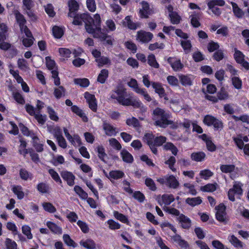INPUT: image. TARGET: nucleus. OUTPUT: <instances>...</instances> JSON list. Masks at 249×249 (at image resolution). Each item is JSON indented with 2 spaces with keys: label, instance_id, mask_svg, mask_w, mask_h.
<instances>
[{
  "label": "nucleus",
  "instance_id": "f257e3e1",
  "mask_svg": "<svg viewBox=\"0 0 249 249\" xmlns=\"http://www.w3.org/2000/svg\"><path fill=\"white\" fill-rule=\"evenodd\" d=\"M80 18L85 23L86 32L92 35L95 38H98L101 41H105L107 45L112 46L114 39L110 36L103 32L101 27V19L100 16L96 14L92 18L89 14H83Z\"/></svg>",
  "mask_w": 249,
  "mask_h": 249
},
{
  "label": "nucleus",
  "instance_id": "f03ea898",
  "mask_svg": "<svg viewBox=\"0 0 249 249\" xmlns=\"http://www.w3.org/2000/svg\"><path fill=\"white\" fill-rule=\"evenodd\" d=\"M170 114L163 109L157 107L153 110L152 119L155 121V124L160 127L165 128L173 122L169 120Z\"/></svg>",
  "mask_w": 249,
  "mask_h": 249
},
{
  "label": "nucleus",
  "instance_id": "7ed1b4c3",
  "mask_svg": "<svg viewBox=\"0 0 249 249\" xmlns=\"http://www.w3.org/2000/svg\"><path fill=\"white\" fill-rule=\"evenodd\" d=\"M123 106H132L136 108H140L142 111H146L147 108L143 106L142 103L137 98L134 97H130L129 98H126L123 103Z\"/></svg>",
  "mask_w": 249,
  "mask_h": 249
},
{
  "label": "nucleus",
  "instance_id": "20e7f679",
  "mask_svg": "<svg viewBox=\"0 0 249 249\" xmlns=\"http://www.w3.org/2000/svg\"><path fill=\"white\" fill-rule=\"evenodd\" d=\"M242 184L239 182H234L233 188L230 189L228 191V197L230 200L234 201L235 200L234 194L241 195L242 194V189L241 188Z\"/></svg>",
  "mask_w": 249,
  "mask_h": 249
},
{
  "label": "nucleus",
  "instance_id": "39448f33",
  "mask_svg": "<svg viewBox=\"0 0 249 249\" xmlns=\"http://www.w3.org/2000/svg\"><path fill=\"white\" fill-rule=\"evenodd\" d=\"M153 37V35L149 32L141 30L137 32L136 39L140 42L147 43L150 41Z\"/></svg>",
  "mask_w": 249,
  "mask_h": 249
},
{
  "label": "nucleus",
  "instance_id": "423d86ee",
  "mask_svg": "<svg viewBox=\"0 0 249 249\" xmlns=\"http://www.w3.org/2000/svg\"><path fill=\"white\" fill-rule=\"evenodd\" d=\"M217 211L216 213V219L221 222L226 223L227 222L226 207L223 204H220L215 208Z\"/></svg>",
  "mask_w": 249,
  "mask_h": 249
},
{
  "label": "nucleus",
  "instance_id": "0eeeda50",
  "mask_svg": "<svg viewBox=\"0 0 249 249\" xmlns=\"http://www.w3.org/2000/svg\"><path fill=\"white\" fill-rule=\"evenodd\" d=\"M125 89L122 87H118L116 90L111 94V97L116 99L119 104L123 105L124 101L126 100L124 97Z\"/></svg>",
  "mask_w": 249,
  "mask_h": 249
},
{
  "label": "nucleus",
  "instance_id": "6e6552de",
  "mask_svg": "<svg viewBox=\"0 0 249 249\" xmlns=\"http://www.w3.org/2000/svg\"><path fill=\"white\" fill-rule=\"evenodd\" d=\"M154 135L151 133H145L143 137V141L149 146L152 152L155 155L158 153L157 149L154 146Z\"/></svg>",
  "mask_w": 249,
  "mask_h": 249
},
{
  "label": "nucleus",
  "instance_id": "1a4fd4ad",
  "mask_svg": "<svg viewBox=\"0 0 249 249\" xmlns=\"http://www.w3.org/2000/svg\"><path fill=\"white\" fill-rule=\"evenodd\" d=\"M103 128L105 134L108 136H115L119 131V129L106 122H104Z\"/></svg>",
  "mask_w": 249,
  "mask_h": 249
},
{
  "label": "nucleus",
  "instance_id": "9d476101",
  "mask_svg": "<svg viewBox=\"0 0 249 249\" xmlns=\"http://www.w3.org/2000/svg\"><path fill=\"white\" fill-rule=\"evenodd\" d=\"M84 97L89 104V107L92 111L96 112L97 108V105L95 96L86 92L85 93Z\"/></svg>",
  "mask_w": 249,
  "mask_h": 249
},
{
  "label": "nucleus",
  "instance_id": "9b49d317",
  "mask_svg": "<svg viewBox=\"0 0 249 249\" xmlns=\"http://www.w3.org/2000/svg\"><path fill=\"white\" fill-rule=\"evenodd\" d=\"M178 78L183 86H191L193 85L194 76L192 75L180 74L178 75Z\"/></svg>",
  "mask_w": 249,
  "mask_h": 249
},
{
  "label": "nucleus",
  "instance_id": "f8f14e48",
  "mask_svg": "<svg viewBox=\"0 0 249 249\" xmlns=\"http://www.w3.org/2000/svg\"><path fill=\"white\" fill-rule=\"evenodd\" d=\"M168 62L171 65V67L174 71H177L182 70L183 67V64L180 60L175 58L169 57L167 60Z\"/></svg>",
  "mask_w": 249,
  "mask_h": 249
},
{
  "label": "nucleus",
  "instance_id": "ddd939ff",
  "mask_svg": "<svg viewBox=\"0 0 249 249\" xmlns=\"http://www.w3.org/2000/svg\"><path fill=\"white\" fill-rule=\"evenodd\" d=\"M61 176L63 179L67 181L69 186H71L74 184L75 176L72 173L63 171L61 173Z\"/></svg>",
  "mask_w": 249,
  "mask_h": 249
},
{
  "label": "nucleus",
  "instance_id": "4468645a",
  "mask_svg": "<svg viewBox=\"0 0 249 249\" xmlns=\"http://www.w3.org/2000/svg\"><path fill=\"white\" fill-rule=\"evenodd\" d=\"M166 185L170 188L176 189L178 187L179 185L178 181L177 180L176 177L173 175L166 176Z\"/></svg>",
  "mask_w": 249,
  "mask_h": 249
},
{
  "label": "nucleus",
  "instance_id": "2eb2a0df",
  "mask_svg": "<svg viewBox=\"0 0 249 249\" xmlns=\"http://www.w3.org/2000/svg\"><path fill=\"white\" fill-rule=\"evenodd\" d=\"M178 220L182 228L188 229L191 227V222L190 219L184 215L180 214L178 217Z\"/></svg>",
  "mask_w": 249,
  "mask_h": 249
},
{
  "label": "nucleus",
  "instance_id": "dca6fc26",
  "mask_svg": "<svg viewBox=\"0 0 249 249\" xmlns=\"http://www.w3.org/2000/svg\"><path fill=\"white\" fill-rule=\"evenodd\" d=\"M14 14L19 27L23 28V27L25 26L26 23V20L24 16L18 10L14 11Z\"/></svg>",
  "mask_w": 249,
  "mask_h": 249
},
{
  "label": "nucleus",
  "instance_id": "f3484780",
  "mask_svg": "<svg viewBox=\"0 0 249 249\" xmlns=\"http://www.w3.org/2000/svg\"><path fill=\"white\" fill-rule=\"evenodd\" d=\"M79 243L81 246L87 249H96V245L95 242L91 239L82 240Z\"/></svg>",
  "mask_w": 249,
  "mask_h": 249
},
{
  "label": "nucleus",
  "instance_id": "a211bd4d",
  "mask_svg": "<svg viewBox=\"0 0 249 249\" xmlns=\"http://www.w3.org/2000/svg\"><path fill=\"white\" fill-rule=\"evenodd\" d=\"M53 90V95L57 99L64 97L66 95V89L62 86L54 88Z\"/></svg>",
  "mask_w": 249,
  "mask_h": 249
},
{
  "label": "nucleus",
  "instance_id": "6ab92c4d",
  "mask_svg": "<svg viewBox=\"0 0 249 249\" xmlns=\"http://www.w3.org/2000/svg\"><path fill=\"white\" fill-rule=\"evenodd\" d=\"M141 4L142 8L140 10V16L141 18H147L149 14V4L145 1H142Z\"/></svg>",
  "mask_w": 249,
  "mask_h": 249
},
{
  "label": "nucleus",
  "instance_id": "aec40b11",
  "mask_svg": "<svg viewBox=\"0 0 249 249\" xmlns=\"http://www.w3.org/2000/svg\"><path fill=\"white\" fill-rule=\"evenodd\" d=\"M206 154L203 152H194L191 155V159L195 161L199 162L204 160Z\"/></svg>",
  "mask_w": 249,
  "mask_h": 249
},
{
  "label": "nucleus",
  "instance_id": "412c9836",
  "mask_svg": "<svg viewBox=\"0 0 249 249\" xmlns=\"http://www.w3.org/2000/svg\"><path fill=\"white\" fill-rule=\"evenodd\" d=\"M231 3L232 7V11L234 15L237 18H242L244 15V12L238 7L236 3L231 2Z\"/></svg>",
  "mask_w": 249,
  "mask_h": 249
},
{
  "label": "nucleus",
  "instance_id": "4be33fe9",
  "mask_svg": "<svg viewBox=\"0 0 249 249\" xmlns=\"http://www.w3.org/2000/svg\"><path fill=\"white\" fill-rule=\"evenodd\" d=\"M71 109L72 112L76 114L78 116H79L80 118H82V120L84 122H87L88 119L87 117L86 116L85 114L83 112V111L77 106H73L71 107Z\"/></svg>",
  "mask_w": 249,
  "mask_h": 249
},
{
  "label": "nucleus",
  "instance_id": "5701e85b",
  "mask_svg": "<svg viewBox=\"0 0 249 249\" xmlns=\"http://www.w3.org/2000/svg\"><path fill=\"white\" fill-rule=\"evenodd\" d=\"M229 240L234 247L239 249H243V246L242 242L238 239L234 235H232L230 236L229 237Z\"/></svg>",
  "mask_w": 249,
  "mask_h": 249
},
{
  "label": "nucleus",
  "instance_id": "b1692460",
  "mask_svg": "<svg viewBox=\"0 0 249 249\" xmlns=\"http://www.w3.org/2000/svg\"><path fill=\"white\" fill-rule=\"evenodd\" d=\"M221 171L224 173H231L235 171L236 168L233 164H223L220 167Z\"/></svg>",
  "mask_w": 249,
  "mask_h": 249
},
{
  "label": "nucleus",
  "instance_id": "393cba45",
  "mask_svg": "<svg viewBox=\"0 0 249 249\" xmlns=\"http://www.w3.org/2000/svg\"><path fill=\"white\" fill-rule=\"evenodd\" d=\"M109 176L110 179H119L123 178L124 176V174L123 171L120 170H113L109 173Z\"/></svg>",
  "mask_w": 249,
  "mask_h": 249
},
{
  "label": "nucleus",
  "instance_id": "a878e982",
  "mask_svg": "<svg viewBox=\"0 0 249 249\" xmlns=\"http://www.w3.org/2000/svg\"><path fill=\"white\" fill-rule=\"evenodd\" d=\"M19 176L24 180L32 179L33 178L32 174L24 168H22L19 170Z\"/></svg>",
  "mask_w": 249,
  "mask_h": 249
},
{
  "label": "nucleus",
  "instance_id": "bb28decb",
  "mask_svg": "<svg viewBox=\"0 0 249 249\" xmlns=\"http://www.w3.org/2000/svg\"><path fill=\"white\" fill-rule=\"evenodd\" d=\"M152 86L154 89L155 91L159 94V96H163L165 92V90L160 83L152 82Z\"/></svg>",
  "mask_w": 249,
  "mask_h": 249
},
{
  "label": "nucleus",
  "instance_id": "cd10ccee",
  "mask_svg": "<svg viewBox=\"0 0 249 249\" xmlns=\"http://www.w3.org/2000/svg\"><path fill=\"white\" fill-rule=\"evenodd\" d=\"M46 225L52 232L57 234H61L62 233L61 228L55 224L49 221L47 222Z\"/></svg>",
  "mask_w": 249,
  "mask_h": 249
},
{
  "label": "nucleus",
  "instance_id": "c85d7f7f",
  "mask_svg": "<svg viewBox=\"0 0 249 249\" xmlns=\"http://www.w3.org/2000/svg\"><path fill=\"white\" fill-rule=\"evenodd\" d=\"M123 160L126 162L131 163L133 160L132 156L126 150H123L121 153Z\"/></svg>",
  "mask_w": 249,
  "mask_h": 249
},
{
  "label": "nucleus",
  "instance_id": "c756f323",
  "mask_svg": "<svg viewBox=\"0 0 249 249\" xmlns=\"http://www.w3.org/2000/svg\"><path fill=\"white\" fill-rule=\"evenodd\" d=\"M169 17L171 22L173 24H178L181 19L180 16L176 12L169 13Z\"/></svg>",
  "mask_w": 249,
  "mask_h": 249
},
{
  "label": "nucleus",
  "instance_id": "7c9ffc66",
  "mask_svg": "<svg viewBox=\"0 0 249 249\" xmlns=\"http://www.w3.org/2000/svg\"><path fill=\"white\" fill-rule=\"evenodd\" d=\"M108 76V71L106 69L102 70L100 73H99L98 78L97 81L103 84L105 82Z\"/></svg>",
  "mask_w": 249,
  "mask_h": 249
},
{
  "label": "nucleus",
  "instance_id": "2f4dec72",
  "mask_svg": "<svg viewBox=\"0 0 249 249\" xmlns=\"http://www.w3.org/2000/svg\"><path fill=\"white\" fill-rule=\"evenodd\" d=\"M175 200L173 195L164 194L161 196V201L165 205H168L170 204Z\"/></svg>",
  "mask_w": 249,
  "mask_h": 249
},
{
  "label": "nucleus",
  "instance_id": "473e14b6",
  "mask_svg": "<svg viewBox=\"0 0 249 249\" xmlns=\"http://www.w3.org/2000/svg\"><path fill=\"white\" fill-rule=\"evenodd\" d=\"M12 191L17 196L18 199H21L24 196V194L22 191V189L20 186H14L12 188Z\"/></svg>",
  "mask_w": 249,
  "mask_h": 249
},
{
  "label": "nucleus",
  "instance_id": "72a5a7b5",
  "mask_svg": "<svg viewBox=\"0 0 249 249\" xmlns=\"http://www.w3.org/2000/svg\"><path fill=\"white\" fill-rule=\"evenodd\" d=\"M186 202L192 206H195L201 203L202 200L200 197H196L194 198H187Z\"/></svg>",
  "mask_w": 249,
  "mask_h": 249
},
{
  "label": "nucleus",
  "instance_id": "f704fd0d",
  "mask_svg": "<svg viewBox=\"0 0 249 249\" xmlns=\"http://www.w3.org/2000/svg\"><path fill=\"white\" fill-rule=\"evenodd\" d=\"M47 113L49 114V118L55 122H57L59 120V117L57 115V113L51 107H47Z\"/></svg>",
  "mask_w": 249,
  "mask_h": 249
},
{
  "label": "nucleus",
  "instance_id": "c9c22d12",
  "mask_svg": "<svg viewBox=\"0 0 249 249\" xmlns=\"http://www.w3.org/2000/svg\"><path fill=\"white\" fill-rule=\"evenodd\" d=\"M96 62L98 63V66L99 67L110 64V60L109 58L104 56H101L98 59H96Z\"/></svg>",
  "mask_w": 249,
  "mask_h": 249
},
{
  "label": "nucleus",
  "instance_id": "e433bc0d",
  "mask_svg": "<svg viewBox=\"0 0 249 249\" xmlns=\"http://www.w3.org/2000/svg\"><path fill=\"white\" fill-rule=\"evenodd\" d=\"M33 146L38 152H41L43 151V144L37 142L38 138L35 136H33Z\"/></svg>",
  "mask_w": 249,
  "mask_h": 249
},
{
  "label": "nucleus",
  "instance_id": "4c0bfd02",
  "mask_svg": "<svg viewBox=\"0 0 249 249\" xmlns=\"http://www.w3.org/2000/svg\"><path fill=\"white\" fill-rule=\"evenodd\" d=\"M164 149L167 150H170L172 152V154L174 155H176L178 153V150L177 148L171 142H167L163 145Z\"/></svg>",
  "mask_w": 249,
  "mask_h": 249
},
{
  "label": "nucleus",
  "instance_id": "58836bf2",
  "mask_svg": "<svg viewBox=\"0 0 249 249\" xmlns=\"http://www.w3.org/2000/svg\"><path fill=\"white\" fill-rule=\"evenodd\" d=\"M113 214L114 217L121 222L126 224L129 223L127 218L123 214L119 213L117 211H114L113 212Z\"/></svg>",
  "mask_w": 249,
  "mask_h": 249
},
{
  "label": "nucleus",
  "instance_id": "ea45409f",
  "mask_svg": "<svg viewBox=\"0 0 249 249\" xmlns=\"http://www.w3.org/2000/svg\"><path fill=\"white\" fill-rule=\"evenodd\" d=\"M166 141V138L165 137L160 136L159 137H157L155 138L154 141V146L156 147V146H161Z\"/></svg>",
  "mask_w": 249,
  "mask_h": 249
},
{
  "label": "nucleus",
  "instance_id": "a19ab883",
  "mask_svg": "<svg viewBox=\"0 0 249 249\" xmlns=\"http://www.w3.org/2000/svg\"><path fill=\"white\" fill-rule=\"evenodd\" d=\"M63 241L66 244L69 246H71L73 248L76 247V244L74 241L71 239L70 236L67 234H65L63 236Z\"/></svg>",
  "mask_w": 249,
  "mask_h": 249
},
{
  "label": "nucleus",
  "instance_id": "79ce46f5",
  "mask_svg": "<svg viewBox=\"0 0 249 249\" xmlns=\"http://www.w3.org/2000/svg\"><path fill=\"white\" fill-rule=\"evenodd\" d=\"M42 206L46 211L50 213H54L56 211V208L50 202H44Z\"/></svg>",
  "mask_w": 249,
  "mask_h": 249
},
{
  "label": "nucleus",
  "instance_id": "37998d69",
  "mask_svg": "<svg viewBox=\"0 0 249 249\" xmlns=\"http://www.w3.org/2000/svg\"><path fill=\"white\" fill-rule=\"evenodd\" d=\"M53 33L55 37L60 38L63 36L64 32L61 28L55 26L53 28Z\"/></svg>",
  "mask_w": 249,
  "mask_h": 249
},
{
  "label": "nucleus",
  "instance_id": "c03bdc74",
  "mask_svg": "<svg viewBox=\"0 0 249 249\" xmlns=\"http://www.w3.org/2000/svg\"><path fill=\"white\" fill-rule=\"evenodd\" d=\"M148 64L155 68H159V64L156 60L155 56L154 54L149 55L148 57Z\"/></svg>",
  "mask_w": 249,
  "mask_h": 249
},
{
  "label": "nucleus",
  "instance_id": "a18cd8bd",
  "mask_svg": "<svg viewBox=\"0 0 249 249\" xmlns=\"http://www.w3.org/2000/svg\"><path fill=\"white\" fill-rule=\"evenodd\" d=\"M22 233L27 236L28 239L33 238V235L31 233V228L28 225H23L22 227Z\"/></svg>",
  "mask_w": 249,
  "mask_h": 249
},
{
  "label": "nucleus",
  "instance_id": "49530a36",
  "mask_svg": "<svg viewBox=\"0 0 249 249\" xmlns=\"http://www.w3.org/2000/svg\"><path fill=\"white\" fill-rule=\"evenodd\" d=\"M181 45L185 53H187L190 52L191 49L192 47L191 43L190 41L186 40H182L181 41Z\"/></svg>",
  "mask_w": 249,
  "mask_h": 249
},
{
  "label": "nucleus",
  "instance_id": "de8ad7c7",
  "mask_svg": "<svg viewBox=\"0 0 249 249\" xmlns=\"http://www.w3.org/2000/svg\"><path fill=\"white\" fill-rule=\"evenodd\" d=\"M74 82L75 84L79 85L82 87H87L89 84V80L87 78L75 79Z\"/></svg>",
  "mask_w": 249,
  "mask_h": 249
},
{
  "label": "nucleus",
  "instance_id": "09e8293b",
  "mask_svg": "<svg viewBox=\"0 0 249 249\" xmlns=\"http://www.w3.org/2000/svg\"><path fill=\"white\" fill-rule=\"evenodd\" d=\"M68 4L69 11H76L79 8V4L75 0H69Z\"/></svg>",
  "mask_w": 249,
  "mask_h": 249
},
{
  "label": "nucleus",
  "instance_id": "8fccbe9b",
  "mask_svg": "<svg viewBox=\"0 0 249 249\" xmlns=\"http://www.w3.org/2000/svg\"><path fill=\"white\" fill-rule=\"evenodd\" d=\"M67 139L70 141L71 144L74 146H76L77 145L79 146L81 144L80 138L78 135H74L73 137L71 136V139Z\"/></svg>",
  "mask_w": 249,
  "mask_h": 249
},
{
  "label": "nucleus",
  "instance_id": "3c124183",
  "mask_svg": "<svg viewBox=\"0 0 249 249\" xmlns=\"http://www.w3.org/2000/svg\"><path fill=\"white\" fill-rule=\"evenodd\" d=\"M18 66L21 70H26L28 68L27 61L23 58H19L18 60Z\"/></svg>",
  "mask_w": 249,
  "mask_h": 249
},
{
  "label": "nucleus",
  "instance_id": "603ef678",
  "mask_svg": "<svg viewBox=\"0 0 249 249\" xmlns=\"http://www.w3.org/2000/svg\"><path fill=\"white\" fill-rule=\"evenodd\" d=\"M234 57L236 61L239 64L244 60L245 55L241 52L235 49Z\"/></svg>",
  "mask_w": 249,
  "mask_h": 249
},
{
  "label": "nucleus",
  "instance_id": "864d4df0",
  "mask_svg": "<svg viewBox=\"0 0 249 249\" xmlns=\"http://www.w3.org/2000/svg\"><path fill=\"white\" fill-rule=\"evenodd\" d=\"M34 116L39 124H45L47 119L46 115H42L39 112L36 111V113Z\"/></svg>",
  "mask_w": 249,
  "mask_h": 249
},
{
  "label": "nucleus",
  "instance_id": "5fc2aeb1",
  "mask_svg": "<svg viewBox=\"0 0 249 249\" xmlns=\"http://www.w3.org/2000/svg\"><path fill=\"white\" fill-rule=\"evenodd\" d=\"M46 66L50 70H54L55 68V63L53 60H52L49 56L45 58Z\"/></svg>",
  "mask_w": 249,
  "mask_h": 249
},
{
  "label": "nucleus",
  "instance_id": "6e6d98bb",
  "mask_svg": "<svg viewBox=\"0 0 249 249\" xmlns=\"http://www.w3.org/2000/svg\"><path fill=\"white\" fill-rule=\"evenodd\" d=\"M44 8L46 13L50 17H53L55 13L54 11L53 6L51 4H48L47 5L44 6Z\"/></svg>",
  "mask_w": 249,
  "mask_h": 249
},
{
  "label": "nucleus",
  "instance_id": "4d7b16f0",
  "mask_svg": "<svg viewBox=\"0 0 249 249\" xmlns=\"http://www.w3.org/2000/svg\"><path fill=\"white\" fill-rule=\"evenodd\" d=\"M126 124L129 126H133L135 127L139 126V122L137 119L135 117L128 118L126 121Z\"/></svg>",
  "mask_w": 249,
  "mask_h": 249
},
{
  "label": "nucleus",
  "instance_id": "13d9d810",
  "mask_svg": "<svg viewBox=\"0 0 249 249\" xmlns=\"http://www.w3.org/2000/svg\"><path fill=\"white\" fill-rule=\"evenodd\" d=\"M52 162L54 166H56L59 164L63 163L64 162V159L61 155L53 157Z\"/></svg>",
  "mask_w": 249,
  "mask_h": 249
},
{
  "label": "nucleus",
  "instance_id": "bf43d9fd",
  "mask_svg": "<svg viewBox=\"0 0 249 249\" xmlns=\"http://www.w3.org/2000/svg\"><path fill=\"white\" fill-rule=\"evenodd\" d=\"M86 4L88 9L91 12H94L96 9V5L94 0H87Z\"/></svg>",
  "mask_w": 249,
  "mask_h": 249
},
{
  "label": "nucleus",
  "instance_id": "052dcab7",
  "mask_svg": "<svg viewBox=\"0 0 249 249\" xmlns=\"http://www.w3.org/2000/svg\"><path fill=\"white\" fill-rule=\"evenodd\" d=\"M232 83L237 89H240L242 87V81L238 77L233 76L231 78Z\"/></svg>",
  "mask_w": 249,
  "mask_h": 249
},
{
  "label": "nucleus",
  "instance_id": "680f3d73",
  "mask_svg": "<svg viewBox=\"0 0 249 249\" xmlns=\"http://www.w3.org/2000/svg\"><path fill=\"white\" fill-rule=\"evenodd\" d=\"M215 119L216 118L212 115H207L205 116L203 120V122L206 125L208 126H211L213 124V122Z\"/></svg>",
  "mask_w": 249,
  "mask_h": 249
},
{
  "label": "nucleus",
  "instance_id": "e2e57ef3",
  "mask_svg": "<svg viewBox=\"0 0 249 249\" xmlns=\"http://www.w3.org/2000/svg\"><path fill=\"white\" fill-rule=\"evenodd\" d=\"M109 142L112 147L118 150H120L122 148V146L120 142L115 138L110 139L109 140Z\"/></svg>",
  "mask_w": 249,
  "mask_h": 249
},
{
  "label": "nucleus",
  "instance_id": "0e129e2a",
  "mask_svg": "<svg viewBox=\"0 0 249 249\" xmlns=\"http://www.w3.org/2000/svg\"><path fill=\"white\" fill-rule=\"evenodd\" d=\"M5 245L7 249H17V244L9 238H6Z\"/></svg>",
  "mask_w": 249,
  "mask_h": 249
},
{
  "label": "nucleus",
  "instance_id": "69168bd1",
  "mask_svg": "<svg viewBox=\"0 0 249 249\" xmlns=\"http://www.w3.org/2000/svg\"><path fill=\"white\" fill-rule=\"evenodd\" d=\"M145 184L152 191L156 190L155 183L151 178H146L145 180Z\"/></svg>",
  "mask_w": 249,
  "mask_h": 249
},
{
  "label": "nucleus",
  "instance_id": "338daca9",
  "mask_svg": "<svg viewBox=\"0 0 249 249\" xmlns=\"http://www.w3.org/2000/svg\"><path fill=\"white\" fill-rule=\"evenodd\" d=\"M107 223L109 225V228L111 230H117L119 229L121 227V225L119 223L116 222L115 221L111 219L108 220L107 221Z\"/></svg>",
  "mask_w": 249,
  "mask_h": 249
},
{
  "label": "nucleus",
  "instance_id": "774afa93",
  "mask_svg": "<svg viewBox=\"0 0 249 249\" xmlns=\"http://www.w3.org/2000/svg\"><path fill=\"white\" fill-rule=\"evenodd\" d=\"M199 175L204 179H207L213 175V173L210 170L205 169L201 171Z\"/></svg>",
  "mask_w": 249,
  "mask_h": 249
}]
</instances>
